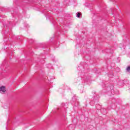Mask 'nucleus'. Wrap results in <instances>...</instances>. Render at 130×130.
<instances>
[{"label":"nucleus","instance_id":"obj_2","mask_svg":"<svg viewBox=\"0 0 130 130\" xmlns=\"http://www.w3.org/2000/svg\"><path fill=\"white\" fill-rule=\"evenodd\" d=\"M76 16L77 18H80V17H81V13H80V12L77 13Z\"/></svg>","mask_w":130,"mask_h":130},{"label":"nucleus","instance_id":"obj_1","mask_svg":"<svg viewBox=\"0 0 130 130\" xmlns=\"http://www.w3.org/2000/svg\"><path fill=\"white\" fill-rule=\"evenodd\" d=\"M6 92V87L2 86L0 87V93H5Z\"/></svg>","mask_w":130,"mask_h":130},{"label":"nucleus","instance_id":"obj_3","mask_svg":"<svg viewBox=\"0 0 130 130\" xmlns=\"http://www.w3.org/2000/svg\"><path fill=\"white\" fill-rule=\"evenodd\" d=\"M126 71H127V72H129L130 71V66L126 68Z\"/></svg>","mask_w":130,"mask_h":130}]
</instances>
